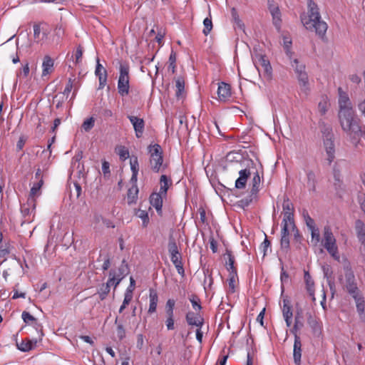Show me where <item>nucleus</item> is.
<instances>
[{
  "label": "nucleus",
  "mask_w": 365,
  "mask_h": 365,
  "mask_svg": "<svg viewBox=\"0 0 365 365\" xmlns=\"http://www.w3.org/2000/svg\"><path fill=\"white\" fill-rule=\"evenodd\" d=\"M10 245L6 244L5 245H1L0 246V257H5L10 253Z\"/></svg>",
  "instance_id": "5fc2aeb1"
},
{
  "label": "nucleus",
  "mask_w": 365,
  "mask_h": 365,
  "mask_svg": "<svg viewBox=\"0 0 365 365\" xmlns=\"http://www.w3.org/2000/svg\"><path fill=\"white\" fill-rule=\"evenodd\" d=\"M187 323L190 326L202 327L203 319L200 314L193 312H188L185 316Z\"/></svg>",
  "instance_id": "4be33fe9"
},
{
  "label": "nucleus",
  "mask_w": 365,
  "mask_h": 365,
  "mask_svg": "<svg viewBox=\"0 0 365 365\" xmlns=\"http://www.w3.org/2000/svg\"><path fill=\"white\" fill-rule=\"evenodd\" d=\"M34 39L37 43H43L48 37L51 29L46 23L34 24Z\"/></svg>",
  "instance_id": "9d476101"
},
{
  "label": "nucleus",
  "mask_w": 365,
  "mask_h": 365,
  "mask_svg": "<svg viewBox=\"0 0 365 365\" xmlns=\"http://www.w3.org/2000/svg\"><path fill=\"white\" fill-rule=\"evenodd\" d=\"M21 265L19 261L12 259L8 267L3 271V277L6 281L8 280L9 276L14 275L16 272L20 271Z\"/></svg>",
  "instance_id": "dca6fc26"
},
{
  "label": "nucleus",
  "mask_w": 365,
  "mask_h": 365,
  "mask_svg": "<svg viewBox=\"0 0 365 365\" xmlns=\"http://www.w3.org/2000/svg\"><path fill=\"white\" fill-rule=\"evenodd\" d=\"M356 302V309L360 316L364 315L365 302L361 294L355 295L353 297Z\"/></svg>",
  "instance_id": "f704fd0d"
},
{
  "label": "nucleus",
  "mask_w": 365,
  "mask_h": 365,
  "mask_svg": "<svg viewBox=\"0 0 365 365\" xmlns=\"http://www.w3.org/2000/svg\"><path fill=\"white\" fill-rule=\"evenodd\" d=\"M311 233L312 242L314 243V245H317L320 241V234L318 227H314L313 228L309 229Z\"/></svg>",
  "instance_id": "79ce46f5"
},
{
  "label": "nucleus",
  "mask_w": 365,
  "mask_h": 365,
  "mask_svg": "<svg viewBox=\"0 0 365 365\" xmlns=\"http://www.w3.org/2000/svg\"><path fill=\"white\" fill-rule=\"evenodd\" d=\"M117 153L122 160H125L129 157V151L125 146H120L117 150Z\"/></svg>",
  "instance_id": "09e8293b"
},
{
  "label": "nucleus",
  "mask_w": 365,
  "mask_h": 365,
  "mask_svg": "<svg viewBox=\"0 0 365 365\" xmlns=\"http://www.w3.org/2000/svg\"><path fill=\"white\" fill-rule=\"evenodd\" d=\"M172 185V180L167 175H162L160 178V190L158 192L166 197L168 190Z\"/></svg>",
  "instance_id": "bb28decb"
},
{
  "label": "nucleus",
  "mask_w": 365,
  "mask_h": 365,
  "mask_svg": "<svg viewBox=\"0 0 365 365\" xmlns=\"http://www.w3.org/2000/svg\"><path fill=\"white\" fill-rule=\"evenodd\" d=\"M116 334L118 338L121 340L125 336V331L123 328V324H119L117 326Z\"/></svg>",
  "instance_id": "6e6d98bb"
},
{
  "label": "nucleus",
  "mask_w": 365,
  "mask_h": 365,
  "mask_svg": "<svg viewBox=\"0 0 365 365\" xmlns=\"http://www.w3.org/2000/svg\"><path fill=\"white\" fill-rule=\"evenodd\" d=\"M293 357L294 363L297 365H299L302 357V342L300 337L297 335V334H295L294 336Z\"/></svg>",
  "instance_id": "6ab92c4d"
},
{
  "label": "nucleus",
  "mask_w": 365,
  "mask_h": 365,
  "mask_svg": "<svg viewBox=\"0 0 365 365\" xmlns=\"http://www.w3.org/2000/svg\"><path fill=\"white\" fill-rule=\"evenodd\" d=\"M82 57H83V48L81 47V46H77L75 54H74L76 64H78L81 61Z\"/></svg>",
  "instance_id": "603ef678"
},
{
  "label": "nucleus",
  "mask_w": 365,
  "mask_h": 365,
  "mask_svg": "<svg viewBox=\"0 0 365 365\" xmlns=\"http://www.w3.org/2000/svg\"><path fill=\"white\" fill-rule=\"evenodd\" d=\"M41 341V340H39V336H38L37 339H30L26 338L24 340H22L20 344H17L16 345L19 350L26 352L34 349L38 341Z\"/></svg>",
  "instance_id": "aec40b11"
},
{
  "label": "nucleus",
  "mask_w": 365,
  "mask_h": 365,
  "mask_svg": "<svg viewBox=\"0 0 365 365\" xmlns=\"http://www.w3.org/2000/svg\"><path fill=\"white\" fill-rule=\"evenodd\" d=\"M227 282V293L234 294L236 292L239 284L237 272L234 271L232 273H229Z\"/></svg>",
  "instance_id": "5701e85b"
},
{
  "label": "nucleus",
  "mask_w": 365,
  "mask_h": 365,
  "mask_svg": "<svg viewBox=\"0 0 365 365\" xmlns=\"http://www.w3.org/2000/svg\"><path fill=\"white\" fill-rule=\"evenodd\" d=\"M346 287L348 292L352 296V297L355 295L361 294L356 284L354 282V277L347 279Z\"/></svg>",
  "instance_id": "473e14b6"
},
{
  "label": "nucleus",
  "mask_w": 365,
  "mask_h": 365,
  "mask_svg": "<svg viewBox=\"0 0 365 365\" xmlns=\"http://www.w3.org/2000/svg\"><path fill=\"white\" fill-rule=\"evenodd\" d=\"M130 169L133 173L132 178H136L138 173V162L137 157H135L133 158L130 159Z\"/></svg>",
  "instance_id": "a18cd8bd"
},
{
  "label": "nucleus",
  "mask_w": 365,
  "mask_h": 365,
  "mask_svg": "<svg viewBox=\"0 0 365 365\" xmlns=\"http://www.w3.org/2000/svg\"><path fill=\"white\" fill-rule=\"evenodd\" d=\"M302 22L307 29L314 31L320 38H324L328 26L322 20L319 9L314 1L308 0L307 14L302 17Z\"/></svg>",
  "instance_id": "7ed1b4c3"
},
{
  "label": "nucleus",
  "mask_w": 365,
  "mask_h": 365,
  "mask_svg": "<svg viewBox=\"0 0 365 365\" xmlns=\"http://www.w3.org/2000/svg\"><path fill=\"white\" fill-rule=\"evenodd\" d=\"M254 61L257 66H259L263 68L264 73L268 77L271 76L272 68L269 61L267 59L265 55L262 53L255 54L254 57Z\"/></svg>",
  "instance_id": "ddd939ff"
},
{
  "label": "nucleus",
  "mask_w": 365,
  "mask_h": 365,
  "mask_svg": "<svg viewBox=\"0 0 365 365\" xmlns=\"http://www.w3.org/2000/svg\"><path fill=\"white\" fill-rule=\"evenodd\" d=\"M225 256L227 257L225 266L229 273H232L234 271L237 272V267L235 266V259L232 251L227 250Z\"/></svg>",
  "instance_id": "c756f323"
},
{
  "label": "nucleus",
  "mask_w": 365,
  "mask_h": 365,
  "mask_svg": "<svg viewBox=\"0 0 365 365\" xmlns=\"http://www.w3.org/2000/svg\"><path fill=\"white\" fill-rule=\"evenodd\" d=\"M138 216L142 220L143 226L146 227L149 223V217L148 212L145 210H140L138 212Z\"/></svg>",
  "instance_id": "8fccbe9b"
},
{
  "label": "nucleus",
  "mask_w": 365,
  "mask_h": 365,
  "mask_svg": "<svg viewBox=\"0 0 365 365\" xmlns=\"http://www.w3.org/2000/svg\"><path fill=\"white\" fill-rule=\"evenodd\" d=\"M95 119L93 117L87 118L82 124V128L86 131H90L94 126Z\"/></svg>",
  "instance_id": "c03bdc74"
},
{
  "label": "nucleus",
  "mask_w": 365,
  "mask_h": 365,
  "mask_svg": "<svg viewBox=\"0 0 365 365\" xmlns=\"http://www.w3.org/2000/svg\"><path fill=\"white\" fill-rule=\"evenodd\" d=\"M175 87H176V96L178 98L180 97L184 92L185 90V81L182 77H178L175 80Z\"/></svg>",
  "instance_id": "4c0bfd02"
},
{
  "label": "nucleus",
  "mask_w": 365,
  "mask_h": 365,
  "mask_svg": "<svg viewBox=\"0 0 365 365\" xmlns=\"http://www.w3.org/2000/svg\"><path fill=\"white\" fill-rule=\"evenodd\" d=\"M282 314L287 326L289 327L292 324V319L293 314L292 307L288 301L284 300Z\"/></svg>",
  "instance_id": "cd10ccee"
},
{
  "label": "nucleus",
  "mask_w": 365,
  "mask_h": 365,
  "mask_svg": "<svg viewBox=\"0 0 365 365\" xmlns=\"http://www.w3.org/2000/svg\"><path fill=\"white\" fill-rule=\"evenodd\" d=\"M42 76L51 73L53 71V61L50 56H45L42 63Z\"/></svg>",
  "instance_id": "7c9ffc66"
},
{
  "label": "nucleus",
  "mask_w": 365,
  "mask_h": 365,
  "mask_svg": "<svg viewBox=\"0 0 365 365\" xmlns=\"http://www.w3.org/2000/svg\"><path fill=\"white\" fill-rule=\"evenodd\" d=\"M269 10L272 16L273 21L274 25L278 27L279 26L281 19H280V11L279 6L275 4L273 0H268Z\"/></svg>",
  "instance_id": "412c9836"
},
{
  "label": "nucleus",
  "mask_w": 365,
  "mask_h": 365,
  "mask_svg": "<svg viewBox=\"0 0 365 365\" xmlns=\"http://www.w3.org/2000/svg\"><path fill=\"white\" fill-rule=\"evenodd\" d=\"M201 328L202 327H197L196 329V339L200 344L202 341V331H201Z\"/></svg>",
  "instance_id": "338daca9"
},
{
  "label": "nucleus",
  "mask_w": 365,
  "mask_h": 365,
  "mask_svg": "<svg viewBox=\"0 0 365 365\" xmlns=\"http://www.w3.org/2000/svg\"><path fill=\"white\" fill-rule=\"evenodd\" d=\"M304 281L306 284L307 290L312 297V301L314 302L316 298L314 296V282L308 271H304Z\"/></svg>",
  "instance_id": "393cba45"
},
{
  "label": "nucleus",
  "mask_w": 365,
  "mask_h": 365,
  "mask_svg": "<svg viewBox=\"0 0 365 365\" xmlns=\"http://www.w3.org/2000/svg\"><path fill=\"white\" fill-rule=\"evenodd\" d=\"M176 53L173 51H171L169 56L168 70H171L172 73H175L176 70Z\"/></svg>",
  "instance_id": "a19ab883"
},
{
  "label": "nucleus",
  "mask_w": 365,
  "mask_h": 365,
  "mask_svg": "<svg viewBox=\"0 0 365 365\" xmlns=\"http://www.w3.org/2000/svg\"><path fill=\"white\" fill-rule=\"evenodd\" d=\"M130 66L128 63H120L119 66V76L118 79V92L120 96L129 94L130 89Z\"/></svg>",
  "instance_id": "423d86ee"
},
{
  "label": "nucleus",
  "mask_w": 365,
  "mask_h": 365,
  "mask_svg": "<svg viewBox=\"0 0 365 365\" xmlns=\"http://www.w3.org/2000/svg\"><path fill=\"white\" fill-rule=\"evenodd\" d=\"M132 299H133V295L130 294V292L128 291V292H125L123 304H124L125 306L127 307L130 304V302L132 301Z\"/></svg>",
  "instance_id": "bf43d9fd"
},
{
  "label": "nucleus",
  "mask_w": 365,
  "mask_h": 365,
  "mask_svg": "<svg viewBox=\"0 0 365 365\" xmlns=\"http://www.w3.org/2000/svg\"><path fill=\"white\" fill-rule=\"evenodd\" d=\"M168 248L170 256L180 254L177 243L173 237H170Z\"/></svg>",
  "instance_id": "e433bc0d"
},
{
  "label": "nucleus",
  "mask_w": 365,
  "mask_h": 365,
  "mask_svg": "<svg viewBox=\"0 0 365 365\" xmlns=\"http://www.w3.org/2000/svg\"><path fill=\"white\" fill-rule=\"evenodd\" d=\"M102 172L104 175V176H107L110 175V164L108 162L104 160L102 163Z\"/></svg>",
  "instance_id": "13d9d810"
},
{
  "label": "nucleus",
  "mask_w": 365,
  "mask_h": 365,
  "mask_svg": "<svg viewBox=\"0 0 365 365\" xmlns=\"http://www.w3.org/2000/svg\"><path fill=\"white\" fill-rule=\"evenodd\" d=\"M43 185V180L40 179L37 182H35L31 187L28 199L34 200L37 202V198L41 195V187Z\"/></svg>",
  "instance_id": "b1692460"
},
{
  "label": "nucleus",
  "mask_w": 365,
  "mask_h": 365,
  "mask_svg": "<svg viewBox=\"0 0 365 365\" xmlns=\"http://www.w3.org/2000/svg\"><path fill=\"white\" fill-rule=\"evenodd\" d=\"M26 294L24 292H19L17 290L14 289L13 299L25 298Z\"/></svg>",
  "instance_id": "774afa93"
},
{
  "label": "nucleus",
  "mask_w": 365,
  "mask_h": 365,
  "mask_svg": "<svg viewBox=\"0 0 365 365\" xmlns=\"http://www.w3.org/2000/svg\"><path fill=\"white\" fill-rule=\"evenodd\" d=\"M163 197H166L161 195L159 192H153L150 196V205L156 210V211L159 215H162V212H163L162 207H163Z\"/></svg>",
  "instance_id": "f3484780"
},
{
  "label": "nucleus",
  "mask_w": 365,
  "mask_h": 365,
  "mask_svg": "<svg viewBox=\"0 0 365 365\" xmlns=\"http://www.w3.org/2000/svg\"><path fill=\"white\" fill-rule=\"evenodd\" d=\"M284 48L285 49L286 53L288 56V57L291 59L292 52L290 50V47L292 45V41L289 38H284L283 41Z\"/></svg>",
  "instance_id": "3c124183"
},
{
  "label": "nucleus",
  "mask_w": 365,
  "mask_h": 365,
  "mask_svg": "<svg viewBox=\"0 0 365 365\" xmlns=\"http://www.w3.org/2000/svg\"><path fill=\"white\" fill-rule=\"evenodd\" d=\"M338 118L342 130L351 139H357L361 134L359 120L355 115L348 93L339 87Z\"/></svg>",
  "instance_id": "f257e3e1"
},
{
  "label": "nucleus",
  "mask_w": 365,
  "mask_h": 365,
  "mask_svg": "<svg viewBox=\"0 0 365 365\" xmlns=\"http://www.w3.org/2000/svg\"><path fill=\"white\" fill-rule=\"evenodd\" d=\"M252 193L255 194L259 190V187L260 185V177L259 173L257 172L255 173L252 180Z\"/></svg>",
  "instance_id": "ea45409f"
},
{
  "label": "nucleus",
  "mask_w": 365,
  "mask_h": 365,
  "mask_svg": "<svg viewBox=\"0 0 365 365\" xmlns=\"http://www.w3.org/2000/svg\"><path fill=\"white\" fill-rule=\"evenodd\" d=\"M165 326L168 330H173L175 329V319L174 317H166L165 319Z\"/></svg>",
  "instance_id": "864d4df0"
},
{
  "label": "nucleus",
  "mask_w": 365,
  "mask_h": 365,
  "mask_svg": "<svg viewBox=\"0 0 365 365\" xmlns=\"http://www.w3.org/2000/svg\"><path fill=\"white\" fill-rule=\"evenodd\" d=\"M21 318L26 325L33 327L37 331L39 340H42L44 336L43 326L36 318L32 316L29 312L24 311L21 314Z\"/></svg>",
  "instance_id": "f8f14e48"
},
{
  "label": "nucleus",
  "mask_w": 365,
  "mask_h": 365,
  "mask_svg": "<svg viewBox=\"0 0 365 365\" xmlns=\"http://www.w3.org/2000/svg\"><path fill=\"white\" fill-rule=\"evenodd\" d=\"M330 107V103L329 98L327 96H322L320 101L318 103V111L322 115H324L327 113L329 108Z\"/></svg>",
  "instance_id": "2f4dec72"
},
{
  "label": "nucleus",
  "mask_w": 365,
  "mask_h": 365,
  "mask_svg": "<svg viewBox=\"0 0 365 365\" xmlns=\"http://www.w3.org/2000/svg\"><path fill=\"white\" fill-rule=\"evenodd\" d=\"M175 305V301L173 299H168L165 304V314L166 317H174V308Z\"/></svg>",
  "instance_id": "58836bf2"
},
{
  "label": "nucleus",
  "mask_w": 365,
  "mask_h": 365,
  "mask_svg": "<svg viewBox=\"0 0 365 365\" xmlns=\"http://www.w3.org/2000/svg\"><path fill=\"white\" fill-rule=\"evenodd\" d=\"M250 170L248 168L241 169L239 171V178L235 181V187L243 189L245 187L247 179L250 176Z\"/></svg>",
  "instance_id": "a211bd4d"
},
{
  "label": "nucleus",
  "mask_w": 365,
  "mask_h": 365,
  "mask_svg": "<svg viewBox=\"0 0 365 365\" xmlns=\"http://www.w3.org/2000/svg\"><path fill=\"white\" fill-rule=\"evenodd\" d=\"M303 217L308 229L316 227L314 220L309 216L307 211L303 212Z\"/></svg>",
  "instance_id": "de8ad7c7"
},
{
  "label": "nucleus",
  "mask_w": 365,
  "mask_h": 365,
  "mask_svg": "<svg viewBox=\"0 0 365 365\" xmlns=\"http://www.w3.org/2000/svg\"><path fill=\"white\" fill-rule=\"evenodd\" d=\"M54 32H55L56 35L58 36V37L61 36L64 33V29L63 28V26L61 24H57L54 29Z\"/></svg>",
  "instance_id": "69168bd1"
},
{
  "label": "nucleus",
  "mask_w": 365,
  "mask_h": 365,
  "mask_svg": "<svg viewBox=\"0 0 365 365\" xmlns=\"http://www.w3.org/2000/svg\"><path fill=\"white\" fill-rule=\"evenodd\" d=\"M231 95L230 84L224 82L220 83L217 88L218 100L222 102H226L230 100Z\"/></svg>",
  "instance_id": "2eb2a0df"
},
{
  "label": "nucleus",
  "mask_w": 365,
  "mask_h": 365,
  "mask_svg": "<svg viewBox=\"0 0 365 365\" xmlns=\"http://www.w3.org/2000/svg\"><path fill=\"white\" fill-rule=\"evenodd\" d=\"M158 302V295L156 290L150 289L149 290V309L148 312L153 314L156 312Z\"/></svg>",
  "instance_id": "a878e982"
},
{
  "label": "nucleus",
  "mask_w": 365,
  "mask_h": 365,
  "mask_svg": "<svg viewBox=\"0 0 365 365\" xmlns=\"http://www.w3.org/2000/svg\"><path fill=\"white\" fill-rule=\"evenodd\" d=\"M128 272L127 265L122 264L118 269H113L109 272V278L106 284H103L98 291L100 299L103 300L110 292V288L113 286L115 288L120 281L125 277Z\"/></svg>",
  "instance_id": "20e7f679"
},
{
  "label": "nucleus",
  "mask_w": 365,
  "mask_h": 365,
  "mask_svg": "<svg viewBox=\"0 0 365 365\" xmlns=\"http://www.w3.org/2000/svg\"><path fill=\"white\" fill-rule=\"evenodd\" d=\"M204 29L202 33L205 36H207L212 29V22L211 18H205L203 21Z\"/></svg>",
  "instance_id": "37998d69"
},
{
  "label": "nucleus",
  "mask_w": 365,
  "mask_h": 365,
  "mask_svg": "<svg viewBox=\"0 0 365 365\" xmlns=\"http://www.w3.org/2000/svg\"><path fill=\"white\" fill-rule=\"evenodd\" d=\"M324 148L327 154V160L329 165L335 159V144L334 141V135L331 131H329L324 138Z\"/></svg>",
  "instance_id": "9b49d317"
},
{
  "label": "nucleus",
  "mask_w": 365,
  "mask_h": 365,
  "mask_svg": "<svg viewBox=\"0 0 365 365\" xmlns=\"http://www.w3.org/2000/svg\"><path fill=\"white\" fill-rule=\"evenodd\" d=\"M135 279L131 277L130 278V285L128 286V287L126 289L125 292H128V291L130 292V294L133 295V290L135 289Z\"/></svg>",
  "instance_id": "0e129e2a"
},
{
  "label": "nucleus",
  "mask_w": 365,
  "mask_h": 365,
  "mask_svg": "<svg viewBox=\"0 0 365 365\" xmlns=\"http://www.w3.org/2000/svg\"><path fill=\"white\" fill-rule=\"evenodd\" d=\"M282 209L283 219L282 222L280 244L282 248L288 250L289 248L290 235L293 233L296 240H297L300 235L294 222V207L289 198L284 200L282 203Z\"/></svg>",
  "instance_id": "f03ea898"
},
{
  "label": "nucleus",
  "mask_w": 365,
  "mask_h": 365,
  "mask_svg": "<svg viewBox=\"0 0 365 365\" xmlns=\"http://www.w3.org/2000/svg\"><path fill=\"white\" fill-rule=\"evenodd\" d=\"M37 202L27 198L26 202L21 205V213L24 218L23 223H31L34 221L36 214Z\"/></svg>",
  "instance_id": "1a4fd4ad"
},
{
  "label": "nucleus",
  "mask_w": 365,
  "mask_h": 365,
  "mask_svg": "<svg viewBox=\"0 0 365 365\" xmlns=\"http://www.w3.org/2000/svg\"><path fill=\"white\" fill-rule=\"evenodd\" d=\"M322 245L331 257L338 262L340 260L336 240L329 225L324 226L323 229Z\"/></svg>",
  "instance_id": "39448f33"
},
{
  "label": "nucleus",
  "mask_w": 365,
  "mask_h": 365,
  "mask_svg": "<svg viewBox=\"0 0 365 365\" xmlns=\"http://www.w3.org/2000/svg\"><path fill=\"white\" fill-rule=\"evenodd\" d=\"M128 118L133 126L135 136L138 138L142 137L145 129V122L143 119L135 115H128Z\"/></svg>",
  "instance_id": "4468645a"
},
{
  "label": "nucleus",
  "mask_w": 365,
  "mask_h": 365,
  "mask_svg": "<svg viewBox=\"0 0 365 365\" xmlns=\"http://www.w3.org/2000/svg\"><path fill=\"white\" fill-rule=\"evenodd\" d=\"M29 63H26L23 66L22 68L20 69L19 72L17 73L18 76H23L24 78H26L29 74Z\"/></svg>",
  "instance_id": "4d7b16f0"
},
{
  "label": "nucleus",
  "mask_w": 365,
  "mask_h": 365,
  "mask_svg": "<svg viewBox=\"0 0 365 365\" xmlns=\"http://www.w3.org/2000/svg\"><path fill=\"white\" fill-rule=\"evenodd\" d=\"M95 74L98 78V81H99L98 88L103 89L107 83V78H108L107 71H101L99 72H97V71H95Z\"/></svg>",
  "instance_id": "c9c22d12"
},
{
  "label": "nucleus",
  "mask_w": 365,
  "mask_h": 365,
  "mask_svg": "<svg viewBox=\"0 0 365 365\" xmlns=\"http://www.w3.org/2000/svg\"><path fill=\"white\" fill-rule=\"evenodd\" d=\"M72 88H73V81L71 78H69V80L65 87V89L63 91V94L66 95L68 96L69 95V93H71Z\"/></svg>",
  "instance_id": "e2e57ef3"
},
{
  "label": "nucleus",
  "mask_w": 365,
  "mask_h": 365,
  "mask_svg": "<svg viewBox=\"0 0 365 365\" xmlns=\"http://www.w3.org/2000/svg\"><path fill=\"white\" fill-rule=\"evenodd\" d=\"M302 326V324L299 322L298 317H295V322L293 328L291 329V332L295 336V334H297V330L300 327Z\"/></svg>",
  "instance_id": "680f3d73"
},
{
  "label": "nucleus",
  "mask_w": 365,
  "mask_h": 365,
  "mask_svg": "<svg viewBox=\"0 0 365 365\" xmlns=\"http://www.w3.org/2000/svg\"><path fill=\"white\" fill-rule=\"evenodd\" d=\"M148 149L151 168L154 172L158 173L163 163V149L158 144L150 145Z\"/></svg>",
  "instance_id": "0eeeda50"
},
{
  "label": "nucleus",
  "mask_w": 365,
  "mask_h": 365,
  "mask_svg": "<svg viewBox=\"0 0 365 365\" xmlns=\"http://www.w3.org/2000/svg\"><path fill=\"white\" fill-rule=\"evenodd\" d=\"M170 257V260L175 265L178 273L181 276H184L185 270L183 268L182 262L181 254L174 255H172Z\"/></svg>",
  "instance_id": "c85d7f7f"
},
{
  "label": "nucleus",
  "mask_w": 365,
  "mask_h": 365,
  "mask_svg": "<svg viewBox=\"0 0 365 365\" xmlns=\"http://www.w3.org/2000/svg\"><path fill=\"white\" fill-rule=\"evenodd\" d=\"M144 344V338L143 335L140 334L137 335V341H136V347L139 349H141Z\"/></svg>",
  "instance_id": "052dcab7"
},
{
  "label": "nucleus",
  "mask_w": 365,
  "mask_h": 365,
  "mask_svg": "<svg viewBox=\"0 0 365 365\" xmlns=\"http://www.w3.org/2000/svg\"><path fill=\"white\" fill-rule=\"evenodd\" d=\"M307 187H308L309 190H312V191H315L317 180H316V175H315V173H314V171H312V170L307 171Z\"/></svg>",
  "instance_id": "72a5a7b5"
},
{
  "label": "nucleus",
  "mask_w": 365,
  "mask_h": 365,
  "mask_svg": "<svg viewBox=\"0 0 365 365\" xmlns=\"http://www.w3.org/2000/svg\"><path fill=\"white\" fill-rule=\"evenodd\" d=\"M190 301L192 304V308L195 311H200L202 309V306L200 304V300L199 297L196 295H192V297L190 298Z\"/></svg>",
  "instance_id": "49530a36"
},
{
  "label": "nucleus",
  "mask_w": 365,
  "mask_h": 365,
  "mask_svg": "<svg viewBox=\"0 0 365 365\" xmlns=\"http://www.w3.org/2000/svg\"><path fill=\"white\" fill-rule=\"evenodd\" d=\"M291 65L294 68L295 73L297 74L301 91L307 93L309 91V87L308 76L305 71V66L304 64H300L297 58L293 60Z\"/></svg>",
  "instance_id": "6e6552de"
}]
</instances>
